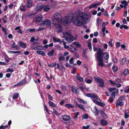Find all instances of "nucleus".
I'll return each instance as SVG.
<instances>
[{"mask_svg": "<svg viewBox=\"0 0 129 129\" xmlns=\"http://www.w3.org/2000/svg\"><path fill=\"white\" fill-rule=\"evenodd\" d=\"M61 18V16L60 13H55L53 14L52 17V20L54 22H61L66 24L72 21L74 19V17L73 16H72V17H68L67 16L64 17L63 20Z\"/></svg>", "mask_w": 129, "mask_h": 129, "instance_id": "1", "label": "nucleus"}, {"mask_svg": "<svg viewBox=\"0 0 129 129\" xmlns=\"http://www.w3.org/2000/svg\"><path fill=\"white\" fill-rule=\"evenodd\" d=\"M87 14L81 13L79 14L76 15V18L74 21V24L77 26L82 24L84 22L89 19Z\"/></svg>", "mask_w": 129, "mask_h": 129, "instance_id": "2", "label": "nucleus"}, {"mask_svg": "<svg viewBox=\"0 0 129 129\" xmlns=\"http://www.w3.org/2000/svg\"><path fill=\"white\" fill-rule=\"evenodd\" d=\"M63 38L68 43H70L74 41V37L72 36L71 31L66 30L63 32Z\"/></svg>", "mask_w": 129, "mask_h": 129, "instance_id": "3", "label": "nucleus"}, {"mask_svg": "<svg viewBox=\"0 0 129 129\" xmlns=\"http://www.w3.org/2000/svg\"><path fill=\"white\" fill-rule=\"evenodd\" d=\"M100 49L99 51H97L95 54V57L99 61L98 65L99 66H103L104 65L103 59L102 56V51Z\"/></svg>", "mask_w": 129, "mask_h": 129, "instance_id": "4", "label": "nucleus"}, {"mask_svg": "<svg viewBox=\"0 0 129 129\" xmlns=\"http://www.w3.org/2000/svg\"><path fill=\"white\" fill-rule=\"evenodd\" d=\"M125 96L123 95L120 96L118 99L116 105V107H118L119 106H122L124 104V101H125Z\"/></svg>", "mask_w": 129, "mask_h": 129, "instance_id": "5", "label": "nucleus"}, {"mask_svg": "<svg viewBox=\"0 0 129 129\" xmlns=\"http://www.w3.org/2000/svg\"><path fill=\"white\" fill-rule=\"evenodd\" d=\"M94 78L99 83V86L100 87H103L104 86V81L103 79L98 76L95 77Z\"/></svg>", "mask_w": 129, "mask_h": 129, "instance_id": "6", "label": "nucleus"}, {"mask_svg": "<svg viewBox=\"0 0 129 129\" xmlns=\"http://www.w3.org/2000/svg\"><path fill=\"white\" fill-rule=\"evenodd\" d=\"M41 25H45L46 26L50 27L51 24V21L48 19L44 20L41 23Z\"/></svg>", "mask_w": 129, "mask_h": 129, "instance_id": "7", "label": "nucleus"}, {"mask_svg": "<svg viewBox=\"0 0 129 129\" xmlns=\"http://www.w3.org/2000/svg\"><path fill=\"white\" fill-rule=\"evenodd\" d=\"M54 26L55 27L56 31L58 33H60L62 31V27L61 26L57 23H53Z\"/></svg>", "mask_w": 129, "mask_h": 129, "instance_id": "8", "label": "nucleus"}, {"mask_svg": "<svg viewBox=\"0 0 129 129\" xmlns=\"http://www.w3.org/2000/svg\"><path fill=\"white\" fill-rule=\"evenodd\" d=\"M101 50V51H102V58L103 56L104 58L106 60H107L109 59V55L108 54V53L107 52H104V53H103V50L101 49V48H99L98 51H99V50Z\"/></svg>", "mask_w": 129, "mask_h": 129, "instance_id": "9", "label": "nucleus"}, {"mask_svg": "<svg viewBox=\"0 0 129 129\" xmlns=\"http://www.w3.org/2000/svg\"><path fill=\"white\" fill-rule=\"evenodd\" d=\"M43 5L42 4L40 3L37 5L35 7V9L38 11L41 10L43 7Z\"/></svg>", "mask_w": 129, "mask_h": 129, "instance_id": "10", "label": "nucleus"}, {"mask_svg": "<svg viewBox=\"0 0 129 129\" xmlns=\"http://www.w3.org/2000/svg\"><path fill=\"white\" fill-rule=\"evenodd\" d=\"M72 90L73 93L75 94H78L79 92V89L74 86L72 87Z\"/></svg>", "mask_w": 129, "mask_h": 129, "instance_id": "11", "label": "nucleus"}, {"mask_svg": "<svg viewBox=\"0 0 129 129\" xmlns=\"http://www.w3.org/2000/svg\"><path fill=\"white\" fill-rule=\"evenodd\" d=\"M26 82L25 81V80H23L22 81H20L18 83L15 84L14 85V87L19 86L22 85L24 84Z\"/></svg>", "mask_w": 129, "mask_h": 129, "instance_id": "12", "label": "nucleus"}, {"mask_svg": "<svg viewBox=\"0 0 129 129\" xmlns=\"http://www.w3.org/2000/svg\"><path fill=\"white\" fill-rule=\"evenodd\" d=\"M33 2L30 0H28L27 2L26 7L28 8L31 7L33 6Z\"/></svg>", "mask_w": 129, "mask_h": 129, "instance_id": "13", "label": "nucleus"}, {"mask_svg": "<svg viewBox=\"0 0 129 129\" xmlns=\"http://www.w3.org/2000/svg\"><path fill=\"white\" fill-rule=\"evenodd\" d=\"M86 95L87 96L90 97L92 99H96L97 98V95L95 94H94L92 93H88L86 94Z\"/></svg>", "mask_w": 129, "mask_h": 129, "instance_id": "14", "label": "nucleus"}, {"mask_svg": "<svg viewBox=\"0 0 129 129\" xmlns=\"http://www.w3.org/2000/svg\"><path fill=\"white\" fill-rule=\"evenodd\" d=\"M11 47L13 49H15V50H18L19 48V46L16 44L14 42L11 45Z\"/></svg>", "mask_w": 129, "mask_h": 129, "instance_id": "15", "label": "nucleus"}, {"mask_svg": "<svg viewBox=\"0 0 129 129\" xmlns=\"http://www.w3.org/2000/svg\"><path fill=\"white\" fill-rule=\"evenodd\" d=\"M62 117L64 121H69L70 118V117L67 115H63Z\"/></svg>", "mask_w": 129, "mask_h": 129, "instance_id": "16", "label": "nucleus"}, {"mask_svg": "<svg viewBox=\"0 0 129 129\" xmlns=\"http://www.w3.org/2000/svg\"><path fill=\"white\" fill-rule=\"evenodd\" d=\"M124 117L125 119L129 118V111L125 110L124 113Z\"/></svg>", "mask_w": 129, "mask_h": 129, "instance_id": "17", "label": "nucleus"}, {"mask_svg": "<svg viewBox=\"0 0 129 129\" xmlns=\"http://www.w3.org/2000/svg\"><path fill=\"white\" fill-rule=\"evenodd\" d=\"M43 47L42 46H38L35 47L33 48L32 49L34 50H42L43 49Z\"/></svg>", "mask_w": 129, "mask_h": 129, "instance_id": "18", "label": "nucleus"}, {"mask_svg": "<svg viewBox=\"0 0 129 129\" xmlns=\"http://www.w3.org/2000/svg\"><path fill=\"white\" fill-rule=\"evenodd\" d=\"M19 45L21 47L24 48H25L26 47V45L24 44L23 42L20 41L19 42Z\"/></svg>", "mask_w": 129, "mask_h": 129, "instance_id": "19", "label": "nucleus"}, {"mask_svg": "<svg viewBox=\"0 0 129 129\" xmlns=\"http://www.w3.org/2000/svg\"><path fill=\"white\" fill-rule=\"evenodd\" d=\"M19 8L23 12L25 11L26 10L25 6L23 4H21Z\"/></svg>", "mask_w": 129, "mask_h": 129, "instance_id": "20", "label": "nucleus"}, {"mask_svg": "<svg viewBox=\"0 0 129 129\" xmlns=\"http://www.w3.org/2000/svg\"><path fill=\"white\" fill-rule=\"evenodd\" d=\"M107 121L105 120L102 119L101 121V125L103 126H105L107 125Z\"/></svg>", "mask_w": 129, "mask_h": 129, "instance_id": "21", "label": "nucleus"}, {"mask_svg": "<svg viewBox=\"0 0 129 129\" xmlns=\"http://www.w3.org/2000/svg\"><path fill=\"white\" fill-rule=\"evenodd\" d=\"M100 3H98L93 4L90 5L89 8V9H91L94 7H96V6L100 4Z\"/></svg>", "mask_w": 129, "mask_h": 129, "instance_id": "22", "label": "nucleus"}, {"mask_svg": "<svg viewBox=\"0 0 129 129\" xmlns=\"http://www.w3.org/2000/svg\"><path fill=\"white\" fill-rule=\"evenodd\" d=\"M54 49H52L51 50L50 52H48L47 54L48 56H51L53 55V54L54 53Z\"/></svg>", "mask_w": 129, "mask_h": 129, "instance_id": "23", "label": "nucleus"}, {"mask_svg": "<svg viewBox=\"0 0 129 129\" xmlns=\"http://www.w3.org/2000/svg\"><path fill=\"white\" fill-rule=\"evenodd\" d=\"M37 53L38 54L41 55L43 56H45V54L44 52L43 51H37Z\"/></svg>", "mask_w": 129, "mask_h": 129, "instance_id": "24", "label": "nucleus"}, {"mask_svg": "<svg viewBox=\"0 0 129 129\" xmlns=\"http://www.w3.org/2000/svg\"><path fill=\"white\" fill-rule=\"evenodd\" d=\"M49 106L53 107H55L56 106V105L54 103L51 101H49Z\"/></svg>", "mask_w": 129, "mask_h": 129, "instance_id": "25", "label": "nucleus"}, {"mask_svg": "<svg viewBox=\"0 0 129 129\" xmlns=\"http://www.w3.org/2000/svg\"><path fill=\"white\" fill-rule=\"evenodd\" d=\"M80 75L79 74H78V76L77 77V78L80 81L83 82V79L82 77L79 76Z\"/></svg>", "mask_w": 129, "mask_h": 129, "instance_id": "26", "label": "nucleus"}, {"mask_svg": "<svg viewBox=\"0 0 129 129\" xmlns=\"http://www.w3.org/2000/svg\"><path fill=\"white\" fill-rule=\"evenodd\" d=\"M124 91L126 93H129V86H127L124 89Z\"/></svg>", "mask_w": 129, "mask_h": 129, "instance_id": "27", "label": "nucleus"}, {"mask_svg": "<svg viewBox=\"0 0 129 129\" xmlns=\"http://www.w3.org/2000/svg\"><path fill=\"white\" fill-rule=\"evenodd\" d=\"M96 102V104L100 106H101L102 107H104L105 106V104L103 103L100 102L99 101L98 102Z\"/></svg>", "mask_w": 129, "mask_h": 129, "instance_id": "28", "label": "nucleus"}, {"mask_svg": "<svg viewBox=\"0 0 129 129\" xmlns=\"http://www.w3.org/2000/svg\"><path fill=\"white\" fill-rule=\"evenodd\" d=\"M56 65V62L52 63L51 64H49L48 65V66L50 67L51 68H53Z\"/></svg>", "mask_w": 129, "mask_h": 129, "instance_id": "29", "label": "nucleus"}, {"mask_svg": "<svg viewBox=\"0 0 129 129\" xmlns=\"http://www.w3.org/2000/svg\"><path fill=\"white\" fill-rule=\"evenodd\" d=\"M76 104L78 106V107L80 108H81V109H82L83 110H85V108L82 105H79L77 103H76Z\"/></svg>", "mask_w": 129, "mask_h": 129, "instance_id": "30", "label": "nucleus"}, {"mask_svg": "<svg viewBox=\"0 0 129 129\" xmlns=\"http://www.w3.org/2000/svg\"><path fill=\"white\" fill-rule=\"evenodd\" d=\"M50 9V8L49 6H45L44 7L43 10L45 12H47Z\"/></svg>", "mask_w": 129, "mask_h": 129, "instance_id": "31", "label": "nucleus"}, {"mask_svg": "<svg viewBox=\"0 0 129 129\" xmlns=\"http://www.w3.org/2000/svg\"><path fill=\"white\" fill-rule=\"evenodd\" d=\"M65 106L66 107L68 108H72L74 107V106L70 104H66L65 105Z\"/></svg>", "mask_w": 129, "mask_h": 129, "instance_id": "32", "label": "nucleus"}, {"mask_svg": "<svg viewBox=\"0 0 129 129\" xmlns=\"http://www.w3.org/2000/svg\"><path fill=\"white\" fill-rule=\"evenodd\" d=\"M100 112L103 117L105 118L106 117V115L103 111L101 110Z\"/></svg>", "mask_w": 129, "mask_h": 129, "instance_id": "33", "label": "nucleus"}, {"mask_svg": "<svg viewBox=\"0 0 129 129\" xmlns=\"http://www.w3.org/2000/svg\"><path fill=\"white\" fill-rule=\"evenodd\" d=\"M126 61V58H122L120 61V63L121 64L123 65Z\"/></svg>", "mask_w": 129, "mask_h": 129, "instance_id": "34", "label": "nucleus"}, {"mask_svg": "<svg viewBox=\"0 0 129 129\" xmlns=\"http://www.w3.org/2000/svg\"><path fill=\"white\" fill-rule=\"evenodd\" d=\"M100 101L101 100L98 98V96L97 95V98H94L93 100V102L94 103L96 104V102H98L99 101Z\"/></svg>", "mask_w": 129, "mask_h": 129, "instance_id": "35", "label": "nucleus"}, {"mask_svg": "<svg viewBox=\"0 0 129 129\" xmlns=\"http://www.w3.org/2000/svg\"><path fill=\"white\" fill-rule=\"evenodd\" d=\"M19 96V94L18 93H15L13 97V99H15L17 98Z\"/></svg>", "mask_w": 129, "mask_h": 129, "instance_id": "36", "label": "nucleus"}, {"mask_svg": "<svg viewBox=\"0 0 129 129\" xmlns=\"http://www.w3.org/2000/svg\"><path fill=\"white\" fill-rule=\"evenodd\" d=\"M77 100L79 102L83 104H86L87 103V102L86 101H84L83 100L80 98H78Z\"/></svg>", "mask_w": 129, "mask_h": 129, "instance_id": "37", "label": "nucleus"}, {"mask_svg": "<svg viewBox=\"0 0 129 129\" xmlns=\"http://www.w3.org/2000/svg\"><path fill=\"white\" fill-rule=\"evenodd\" d=\"M94 109L95 110V112H94L95 113V116H97L98 115L99 112V110L96 106L94 107Z\"/></svg>", "mask_w": 129, "mask_h": 129, "instance_id": "38", "label": "nucleus"}, {"mask_svg": "<svg viewBox=\"0 0 129 129\" xmlns=\"http://www.w3.org/2000/svg\"><path fill=\"white\" fill-rule=\"evenodd\" d=\"M123 74L124 75H126L129 74V71L128 69H126L124 70L123 72Z\"/></svg>", "mask_w": 129, "mask_h": 129, "instance_id": "39", "label": "nucleus"}, {"mask_svg": "<svg viewBox=\"0 0 129 129\" xmlns=\"http://www.w3.org/2000/svg\"><path fill=\"white\" fill-rule=\"evenodd\" d=\"M9 52L12 54H15L18 53H20V52L19 51H9Z\"/></svg>", "mask_w": 129, "mask_h": 129, "instance_id": "40", "label": "nucleus"}, {"mask_svg": "<svg viewBox=\"0 0 129 129\" xmlns=\"http://www.w3.org/2000/svg\"><path fill=\"white\" fill-rule=\"evenodd\" d=\"M42 19V17L40 16H38L36 18V21L39 22Z\"/></svg>", "mask_w": 129, "mask_h": 129, "instance_id": "41", "label": "nucleus"}, {"mask_svg": "<svg viewBox=\"0 0 129 129\" xmlns=\"http://www.w3.org/2000/svg\"><path fill=\"white\" fill-rule=\"evenodd\" d=\"M53 112L55 113L56 115L57 116H59L60 115V114L58 113L57 111L55 109H53Z\"/></svg>", "mask_w": 129, "mask_h": 129, "instance_id": "42", "label": "nucleus"}, {"mask_svg": "<svg viewBox=\"0 0 129 129\" xmlns=\"http://www.w3.org/2000/svg\"><path fill=\"white\" fill-rule=\"evenodd\" d=\"M112 69L114 72H116L118 70L117 67L116 66L113 67Z\"/></svg>", "mask_w": 129, "mask_h": 129, "instance_id": "43", "label": "nucleus"}, {"mask_svg": "<svg viewBox=\"0 0 129 129\" xmlns=\"http://www.w3.org/2000/svg\"><path fill=\"white\" fill-rule=\"evenodd\" d=\"M83 119H86L88 118V115L87 114H85L82 116Z\"/></svg>", "mask_w": 129, "mask_h": 129, "instance_id": "44", "label": "nucleus"}, {"mask_svg": "<svg viewBox=\"0 0 129 129\" xmlns=\"http://www.w3.org/2000/svg\"><path fill=\"white\" fill-rule=\"evenodd\" d=\"M88 46L89 47V50L91 51L92 50V45L91 43L88 42Z\"/></svg>", "mask_w": 129, "mask_h": 129, "instance_id": "45", "label": "nucleus"}, {"mask_svg": "<svg viewBox=\"0 0 129 129\" xmlns=\"http://www.w3.org/2000/svg\"><path fill=\"white\" fill-rule=\"evenodd\" d=\"M63 45H64V48H65L68 49L69 48V46L66 45V43L64 41L63 42Z\"/></svg>", "mask_w": 129, "mask_h": 129, "instance_id": "46", "label": "nucleus"}, {"mask_svg": "<svg viewBox=\"0 0 129 129\" xmlns=\"http://www.w3.org/2000/svg\"><path fill=\"white\" fill-rule=\"evenodd\" d=\"M102 20V19L101 18H99L97 19V22L98 24V26L99 25V24L101 22Z\"/></svg>", "mask_w": 129, "mask_h": 129, "instance_id": "47", "label": "nucleus"}, {"mask_svg": "<svg viewBox=\"0 0 129 129\" xmlns=\"http://www.w3.org/2000/svg\"><path fill=\"white\" fill-rule=\"evenodd\" d=\"M76 42H73L71 45V46L74 48L76 47Z\"/></svg>", "mask_w": 129, "mask_h": 129, "instance_id": "48", "label": "nucleus"}, {"mask_svg": "<svg viewBox=\"0 0 129 129\" xmlns=\"http://www.w3.org/2000/svg\"><path fill=\"white\" fill-rule=\"evenodd\" d=\"M115 91H113L111 94V97L112 98H114L115 96Z\"/></svg>", "mask_w": 129, "mask_h": 129, "instance_id": "49", "label": "nucleus"}, {"mask_svg": "<svg viewBox=\"0 0 129 129\" xmlns=\"http://www.w3.org/2000/svg\"><path fill=\"white\" fill-rule=\"evenodd\" d=\"M14 70L13 69H11L10 68H8V69L6 70V72H14Z\"/></svg>", "mask_w": 129, "mask_h": 129, "instance_id": "50", "label": "nucleus"}, {"mask_svg": "<svg viewBox=\"0 0 129 129\" xmlns=\"http://www.w3.org/2000/svg\"><path fill=\"white\" fill-rule=\"evenodd\" d=\"M44 107L46 112L48 113H49V111L47 106L45 105H44Z\"/></svg>", "mask_w": 129, "mask_h": 129, "instance_id": "51", "label": "nucleus"}, {"mask_svg": "<svg viewBox=\"0 0 129 129\" xmlns=\"http://www.w3.org/2000/svg\"><path fill=\"white\" fill-rule=\"evenodd\" d=\"M90 127V125H87L86 126H83L82 128L83 129H88Z\"/></svg>", "mask_w": 129, "mask_h": 129, "instance_id": "52", "label": "nucleus"}, {"mask_svg": "<svg viewBox=\"0 0 129 129\" xmlns=\"http://www.w3.org/2000/svg\"><path fill=\"white\" fill-rule=\"evenodd\" d=\"M85 81L87 83L90 84L91 83L92 81L89 79L87 80L86 79H85Z\"/></svg>", "mask_w": 129, "mask_h": 129, "instance_id": "53", "label": "nucleus"}, {"mask_svg": "<svg viewBox=\"0 0 129 129\" xmlns=\"http://www.w3.org/2000/svg\"><path fill=\"white\" fill-rule=\"evenodd\" d=\"M121 3L122 4H125V6L127 5V4H128L127 2H126L125 0H124V1H122L121 2Z\"/></svg>", "mask_w": 129, "mask_h": 129, "instance_id": "54", "label": "nucleus"}, {"mask_svg": "<svg viewBox=\"0 0 129 129\" xmlns=\"http://www.w3.org/2000/svg\"><path fill=\"white\" fill-rule=\"evenodd\" d=\"M86 52V50H85L84 49L83 50V52L82 53V56L83 57H85V54Z\"/></svg>", "mask_w": 129, "mask_h": 129, "instance_id": "55", "label": "nucleus"}, {"mask_svg": "<svg viewBox=\"0 0 129 129\" xmlns=\"http://www.w3.org/2000/svg\"><path fill=\"white\" fill-rule=\"evenodd\" d=\"M115 90V88H110L109 89V91L110 92H111Z\"/></svg>", "mask_w": 129, "mask_h": 129, "instance_id": "56", "label": "nucleus"}, {"mask_svg": "<svg viewBox=\"0 0 129 129\" xmlns=\"http://www.w3.org/2000/svg\"><path fill=\"white\" fill-rule=\"evenodd\" d=\"M74 58H71L69 60L70 63L71 64H72L73 63V60Z\"/></svg>", "mask_w": 129, "mask_h": 129, "instance_id": "57", "label": "nucleus"}, {"mask_svg": "<svg viewBox=\"0 0 129 129\" xmlns=\"http://www.w3.org/2000/svg\"><path fill=\"white\" fill-rule=\"evenodd\" d=\"M81 45L80 44H79V43L76 42V47H81Z\"/></svg>", "mask_w": 129, "mask_h": 129, "instance_id": "58", "label": "nucleus"}, {"mask_svg": "<svg viewBox=\"0 0 129 129\" xmlns=\"http://www.w3.org/2000/svg\"><path fill=\"white\" fill-rule=\"evenodd\" d=\"M64 57L63 56H60L59 58V61L62 60H64Z\"/></svg>", "mask_w": 129, "mask_h": 129, "instance_id": "59", "label": "nucleus"}, {"mask_svg": "<svg viewBox=\"0 0 129 129\" xmlns=\"http://www.w3.org/2000/svg\"><path fill=\"white\" fill-rule=\"evenodd\" d=\"M58 39V38L54 37L53 38V40L55 43L57 42Z\"/></svg>", "mask_w": 129, "mask_h": 129, "instance_id": "60", "label": "nucleus"}, {"mask_svg": "<svg viewBox=\"0 0 129 129\" xmlns=\"http://www.w3.org/2000/svg\"><path fill=\"white\" fill-rule=\"evenodd\" d=\"M63 42H64V41L63 39L62 40V41L60 39H58L57 42H59L60 44H61L62 43H63Z\"/></svg>", "mask_w": 129, "mask_h": 129, "instance_id": "61", "label": "nucleus"}, {"mask_svg": "<svg viewBox=\"0 0 129 129\" xmlns=\"http://www.w3.org/2000/svg\"><path fill=\"white\" fill-rule=\"evenodd\" d=\"M62 89L63 91H66L67 89V87L65 86H62Z\"/></svg>", "mask_w": 129, "mask_h": 129, "instance_id": "62", "label": "nucleus"}, {"mask_svg": "<svg viewBox=\"0 0 129 129\" xmlns=\"http://www.w3.org/2000/svg\"><path fill=\"white\" fill-rule=\"evenodd\" d=\"M116 47L118 48L120 46V43L119 42H117L116 44Z\"/></svg>", "mask_w": 129, "mask_h": 129, "instance_id": "63", "label": "nucleus"}, {"mask_svg": "<svg viewBox=\"0 0 129 129\" xmlns=\"http://www.w3.org/2000/svg\"><path fill=\"white\" fill-rule=\"evenodd\" d=\"M48 41L46 39L44 40L43 41V43L44 44H46L47 43Z\"/></svg>", "mask_w": 129, "mask_h": 129, "instance_id": "64", "label": "nucleus"}]
</instances>
